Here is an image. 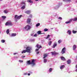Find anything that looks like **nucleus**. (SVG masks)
Listing matches in <instances>:
<instances>
[{
    "label": "nucleus",
    "mask_w": 77,
    "mask_h": 77,
    "mask_svg": "<svg viewBox=\"0 0 77 77\" xmlns=\"http://www.w3.org/2000/svg\"><path fill=\"white\" fill-rule=\"evenodd\" d=\"M67 33H68L70 35L71 34V31L70 30H68Z\"/></svg>",
    "instance_id": "5701e85b"
},
{
    "label": "nucleus",
    "mask_w": 77,
    "mask_h": 77,
    "mask_svg": "<svg viewBox=\"0 0 77 77\" xmlns=\"http://www.w3.org/2000/svg\"><path fill=\"white\" fill-rule=\"evenodd\" d=\"M0 33H1V32H0Z\"/></svg>",
    "instance_id": "6e6d98bb"
},
{
    "label": "nucleus",
    "mask_w": 77,
    "mask_h": 77,
    "mask_svg": "<svg viewBox=\"0 0 77 77\" xmlns=\"http://www.w3.org/2000/svg\"><path fill=\"white\" fill-rule=\"evenodd\" d=\"M66 0H63V1L64 2H65Z\"/></svg>",
    "instance_id": "864d4df0"
},
{
    "label": "nucleus",
    "mask_w": 77,
    "mask_h": 77,
    "mask_svg": "<svg viewBox=\"0 0 77 77\" xmlns=\"http://www.w3.org/2000/svg\"><path fill=\"white\" fill-rule=\"evenodd\" d=\"M51 44H52V42L51 41L49 42L48 43V44L49 45H51Z\"/></svg>",
    "instance_id": "b1692460"
},
{
    "label": "nucleus",
    "mask_w": 77,
    "mask_h": 77,
    "mask_svg": "<svg viewBox=\"0 0 77 77\" xmlns=\"http://www.w3.org/2000/svg\"><path fill=\"white\" fill-rule=\"evenodd\" d=\"M26 8V5H23L21 8L22 9H24Z\"/></svg>",
    "instance_id": "4be33fe9"
},
{
    "label": "nucleus",
    "mask_w": 77,
    "mask_h": 77,
    "mask_svg": "<svg viewBox=\"0 0 77 77\" xmlns=\"http://www.w3.org/2000/svg\"><path fill=\"white\" fill-rule=\"evenodd\" d=\"M73 20L74 21H77V17H75L73 19Z\"/></svg>",
    "instance_id": "393cba45"
},
{
    "label": "nucleus",
    "mask_w": 77,
    "mask_h": 77,
    "mask_svg": "<svg viewBox=\"0 0 77 77\" xmlns=\"http://www.w3.org/2000/svg\"><path fill=\"white\" fill-rule=\"evenodd\" d=\"M38 50H39V49H35V51H38Z\"/></svg>",
    "instance_id": "37998d69"
},
{
    "label": "nucleus",
    "mask_w": 77,
    "mask_h": 77,
    "mask_svg": "<svg viewBox=\"0 0 77 77\" xmlns=\"http://www.w3.org/2000/svg\"><path fill=\"white\" fill-rule=\"evenodd\" d=\"M22 56V58H24V57H25V56Z\"/></svg>",
    "instance_id": "09e8293b"
},
{
    "label": "nucleus",
    "mask_w": 77,
    "mask_h": 77,
    "mask_svg": "<svg viewBox=\"0 0 77 77\" xmlns=\"http://www.w3.org/2000/svg\"><path fill=\"white\" fill-rule=\"evenodd\" d=\"M37 33L38 35H41V34H45V33H41V31H38V32H37Z\"/></svg>",
    "instance_id": "9b49d317"
},
{
    "label": "nucleus",
    "mask_w": 77,
    "mask_h": 77,
    "mask_svg": "<svg viewBox=\"0 0 77 77\" xmlns=\"http://www.w3.org/2000/svg\"><path fill=\"white\" fill-rule=\"evenodd\" d=\"M27 75V73H25L24 74V75Z\"/></svg>",
    "instance_id": "79ce46f5"
},
{
    "label": "nucleus",
    "mask_w": 77,
    "mask_h": 77,
    "mask_svg": "<svg viewBox=\"0 0 77 77\" xmlns=\"http://www.w3.org/2000/svg\"><path fill=\"white\" fill-rule=\"evenodd\" d=\"M4 12L5 14H7L8 12V11H7L6 10H4Z\"/></svg>",
    "instance_id": "f704fd0d"
},
{
    "label": "nucleus",
    "mask_w": 77,
    "mask_h": 77,
    "mask_svg": "<svg viewBox=\"0 0 77 77\" xmlns=\"http://www.w3.org/2000/svg\"><path fill=\"white\" fill-rule=\"evenodd\" d=\"M40 26V23H37L36 25V27H38V26Z\"/></svg>",
    "instance_id": "bb28decb"
},
{
    "label": "nucleus",
    "mask_w": 77,
    "mask_h": 77,
    "mask_svg": "<svg viewBox=\"0 0 77 77\" xmlns=\"http://www.w3.org/2000/svg\"><path fill=\"white\" fill-rule=\"evenodd\" d=\"M65 51H66V48H63L61 51V53L63 54L65 53Z\"/></svg>",
    "instance_id": "39448f33"
},
{
    "label": "nucleus",
    "mask_w": 77,
    "mask_h": 77,
    "mask_svg": "<svg viewBox=\"0 0 77 77\" xmlns=\"http://www.w3.org/2000/svg\"><path fill=\"white\" fill-rule=\"evenodd\" d=\"M58 5H59V6H60V5H62V4H60V3H59Z\"/></svg>",
    "instance_id": "c03bdc74"
},
{
    "label": "nucleus",
    "mask_w": 77,
    "mask_h": 77,
    "mask_svg": "<svg viewBox=\"0 0 77 77\" xmlns=\"http://www.w3.org/2000/svg\"><path fill=\"white\" fill-rule=\"evenodd\" d=\"M73 50H75L76 48H77V46H76V45H74L73 46Z\"/></svg>",
    "instance_id": "f3484780"
},
{
    "label": "nucleus",
    "mask_w": 77,
    "mask_h": 77,
    "mask_svg": "<svg viewBox=\"0 0 77 77\" xmlns=\"http://www.w3.org/2000/svg\"><path fill=\"white\" fill-rule=\"evenodd\" d=\"M49 41H50L51 40V39L49 38Z\"/></svg>",
    "instance_id": "3c124183"
},
{
    "label": "nucleus",
    "mask_w": 77,
    "mask_h": 77,
    "mask_svg": "<svg viewBox=\"0 0 77 77\" xmlns=\"http://www.w3.org/2000/svg\"><path fill=\"white\" fill-rule=\"evenodd\" d=\"M19 62H21V63L23 62V60H19Z\"/></svg>",
    "instance_id": "ea45409f"
},
{
    "label": "nucleus",
    "mask_w": 77,
    "mask_h": 77,
    "mask_svg": "<svg viewBox=\"0 0 77 77\" xmlns=\"http://www.w3.org/2000/svg\"><path fill=\"white\" fill-rule=\"evenodd\" d=\"M50 36V35H48L47 36V37L46 38V39H48V38H49V37Z\"/></svg>",
    "instance_id": "473e14b6"
},
{
    "label": "nucleus",
    "mask_w": 77,
    "mask_h": 77,
    "mask_svg": "<svg viewBox=\"0 0 77 77\" xmlns=\"http://www.w3.org/2000/svg\"><path fill=\"white\" fill-rule=\"evenodd\" d=\"M71 60H68L67 61V64H70V63H71Z\"/></svg>",
    "instance_id": "6ab92c4d"
},
{
    "label": "nucleus",
    "mask_w": 77,
    "mask_h": 77,
    "mask_svg": "<svg viewBox=\"0 0 77 77\" xmlns=\"http://www.w3.org/2000/svg\"><path fill=\"white\" fill-rule=\"evenodd\" d=\"M36 47L38 48V49H39V48H42V46L41 45H39L38 44H37L36 46Z\"/></svg>",
    "instance_id": "9d476101"
},
{
    "label": "nucleus",
    "mask_w": 77,
    "mask_h": 77,
    "mask_svg": "<svg viewBox=\"0 0 77 77\" xmlns=\"http://www.w3.org/2000/svg\"><path fill=\"white\" fill-rule=\"evenodd\" d=\"M44 62L45 63H46V62H47V59H44Z\"/></svg>",
    "instance_id": "7c9ffc66"
},
{
    "label": "nucleus",
    "mask_w": 77,
    "mask_h": 77,
    "mask_svg": "<svg viewBox=\"0 0 77 77\" xmlns=\"http://www.w3.org/2000/svg\"><path fill=\"white\" fill-rule=\"evenodd\" d=\"M24 28L25 29H26L27 31H28L30 29V26L29 25H27Z\"/></svg>",
    "instance_id": "7ed1b4c3"
},
{
    "label": "nucleus",
    "mask_w": 77,
    "mask_h": 77,
    "mask_svg": "<svg viewBox=\"0 0 77 77\" xmlns=\"http://www.w3.org/2000/svg\"><path fill=\"white\" fill-rule=\"evenodd\" d=\"M39 52H37V53H36V54H39Z\"/></svg>",
    "instance_id": "a18cd8bd"
},
{
    "label": "nucleus",
    "mask_w": 77,
    "mask_h": 77,
    "mask_svg": "<svg viewBox=\"0 0 77 77\" xmlns=\"http://www.w3.org/2000/svg\"><path fill=\"white\" fill-rule=\"evenodd\" d=\"M27 63L29 65H30V64H31V61L30 60L27 61Z\"/></svg>",
    "instance_id": "4468645a"
},
{
    "label": "nucleus",
    "mask_w": 77,
    "mask_h": 77,
    "mask_svg": "<svg viewBox=\"0 0 77 77\" xmlns=\"http://www.w3.org/2000/svg\"><path fill=\"white\" fill-rule=\"evenodd\" d=\"M31 22V19L30 18H28L27 19V23L29 24H31L30 23Z\"/></svg>",
    "instance_id": "0eeeda50"
},
{
    "label": "nucleus",
    "mask_w": 77,
    "mask_h": 77,
    "mask_svg": "<svg viewBox=\"0 0 77 77\" xmlns=\"http://www.w3.org/2000/svg\"><path fill=\"white\" fill-rule=\"evenodd\" d=\"M22 15H20V16H18L17 15H15L14 18L16 19V20H19V19H20L21 17H22Z\"/></svg>",
    "instance_id": "f03ea898"
},
{
    "label": "nucleus",
    "mask_w": 77,
    "mask_h": 77,
    "mask_svg": "<svg viewBox=\"0 0 77 77\" xmlns=\"http://www.w3.org/2000/svg\"><path fill=\"white\" fill-rule=\"evenodd\" d=\"M48 56V55L47 54H44L43 59H45L46 57H47Z\"/></svg>",
    "instance_id": "2eb2a0df"
},
{
    "label": "nucleus",
    "mask_w": 77,
    "mask_h": 77,
    "mask_svg": "<svg viewBox=\"0 0 77 77\" xmlns=\"http://www.w3.org/2000/svg\"><path fill=\"white\" fill-rule=\"evenodd\" d=\"M31 35L32 36H33V34H31Z\"/></svg>",
    "instance_id": "8fccbe9b"
},
{
    "label": "nucleus",
    "mask_w": 77,
    "mask_h": 77,
    "mask_svg": "<svg viewBox=\"0 0 77 77\" xmlns=\"http://www.w3.org/2000/svg\"><path fill=\"white\" fill-rule=\"evenodd\" d=\"M35 60L32 59L31 62L32 65V66H33L34 65H35Z\"/></svg>",
    "instance_id": "20e7f679"
},
{
    "label": "nucleus",
    "mask_w": 77,
    "mask_h": 77,
    "mask_svg": "<svg viewBox=\"0 0 77 77\" xmlns=\"http://www.w3.org/2000/svg\"><path fill=\"white\" fill-rule=\"evenodd\" d=\"M57 46V44L56 43H55L52 46V48H55V47H56Z\"/></svg>",
    "instance_id": "f8f14e48"
},
{
    "label": "nucleus",
    "mask_w": 77,
    "mask_h": 77,
    "mask_svg": "<svg viewBox=\"0 0 77 77\" xmlns=\"http://www.w3.org/2000/svg\"><path fill=\"white\" fill-rule=\"evenodd\" d=\"M73 20V19H71L69 20L68 21H66V24H69V23H70L71 21H72Z\"/></svg>",
    "instance_id": "6e6552de"
},
{
    "label": "nucleus",
    "mask_w": 77,
    "mask_h": 77,
    "mask_svg": "<svg viewBox=\"0 0 77 77\" xmlns=\"http://www.w3.org/2000/svg\"><path fill=\"white\" fill-rule=\"evenodd\" d=\"M25 13L27 14H30V11H27L25 12Z\"/></svg>",
    "instance_id": "dca6fc26"
},
{
    "label": "nucleus",
    "mask_w": 77,
    "mask_h": 77,
    "mask_svg": "<svg viewBox=\"0 0 77 77\" xmlns=\"http://www.w3.org/2000/svg\"><path fill=\"white\" fill-rule=\"evenodd\" d=\"M61 59L62 60H65V58L63 57H61Z\"/></svg>",
    "instance_id": "a211bd4d"
},
{
    "label": "nucleus",
    "mask_w": 77,
    "mask_h": 77,
    "mask_svg": "<svg viewBox=\"0 0 77 77\" xmlns=\"http://www.w3.org/2000/svg\"><path fill=\"white\" fill-rule=\"evenodd\" d=\"M65 67V65H63L61 66L60 67V69H63V68H64Z\"/></svg>",
    "instance_id": "ddd939ff"
},
{
    "label": "nucleus",
    "mask_w": 77,
    "mask_h": 77,
    "mask_svg": "<svg viewBox=\"0 0 77 77\" xmlns=\"http://www.w3.org/2000/svg\"><path fill=\"white\" fill-rule=\"evenodd\" d=\"M21 4L22 5H26V3L24 2H22L21 3Z\"/></svg>",
    "instance_id": "72a5a7b5"
},
{
    "label": "nucleus",
    "mask_w": 77,
    "mask_h": 77,
    "mask_svg": "<svg viewBox=\"0 0 77 77\" xmlns=\"http://www.w3.org/2000/svg\"><path fill=\"white\" fill-rule=\"evenodd\" d=\"M48 29H47V28H45L44 29V32H47V31H48Z\"/></svg>",
    "instance_id": "cd10ccee"
},
{
    "label": "nucleus",
    "mask_w": 77,
    "mask_h": 77,
    "mask_svg": "<svg viewBox=\"0 0 77 77\" xmlns=\"http://www.w3.org/2000/svg\"><path fill=\"white\" fill-rule=\"evenodd\" d=\"M10 25V26H12V23L11 22H7L5 23V26H9Z\"/></svg>",
    "instance_id": "423d86ee"
},
{
    "label": "nucleus",
    "mask_w": 77,
    "mask_h": 77,
    "mask_svg": "<svg viewBox=\"0 0 77 77\" xmlns=\"http://www.w3.org/2000/svg\"><path fill=\"white\" fill-rule=\"evenodd\" d=\"M37 36V34H35L34 35V37H35V36Z\"/></svg>",
    "instance_id": "58836bf2"
},
{
    "label": "nucleus",
    "mask_w": 77,
    "mask_h": 77,
    "mask_svg": "<svg viewBox=\"0 0 77 77\" xmlns=\"http://www.w3.org/2000/svg\"><path fill=\"white\" fill-rule=\"evenodd\" d=\"M58 19H59V20H62V18L61 17H59Z\"/></svg>",
    "instance_id": "4c0bfd02"
},
{
    "label": "nucleus",
    "mask_w": 77,
    "mask_h": 77,
    "mask_svg": "<svg viewBox=\"0 0 77 77\" xmlns=\"http://www.w3.org/2000/svg\"><path fill=\"white\" fill-rule=\"evenodd\" d=\"M58 43H60L61 42V40H59L58 41Z\"/></svg>",
    "instance_id": "a19ab883"
},
{
    "label": "nucleus",
    "mask_w": 77,
    "mask_h": 77,
    "mask_svg": "<svg viewBox=\"0 0 77 77\" xmlns=\"http://www.w3.org/2000/svg\"><path fill=\"white\" fill-rule=\"evenodd\" d=\"M35 1L36 2H38V0H35Z\"/></svg>",
    "instance_id": "603ef678"
},
{
    "label": "nucleus",
    "mask_w": 77,
    "mask_h": 77,
    "mask_svg": "<svg viewBox=\"0 0 77 77\" xmlns=\"http://www.w3.org/2000/svg\"><path fill=\"white\" fill-rule=\"evenodd\" d=\"M71 0H66L65 2H70Z\"/></svg>",
    "instance_id": "2f4dec72"
},
{
    "label": "nucleus",
    "mask_w": 77,
    "mask_h": 77,
    "mask_svg": "<svg viewBox=\"0 0 77 77\" xmlns=\"http://www.w3.org/2000/svg\"><path fill=\"white\" fill-rule=\"evenodd\" d=\"M5 41H6L4 40H1V42H2V43H4L5 42Z\"/></svg>",
    "instance_id": "c756f323"
},
{
    "label": "nucleus",
    "mask_w": 77,
    "mask_h": 77,
    "mask_svg": "<svg viewBox=\"0 0 77 77\" xmlns=\"http://www.w3.org/2000/svg\"><path fill=\"white\" fill-rule=\"evenodd\" d=\"M53 70V69H52V68H50L49 69V72H51V71H52Z\"/></svg>",
    "instance_id": "c85d7f7f"
},
{
    "label": "nucleus",
    "mask_w": 77,
    "mask_h": 77,
    "mask_svg": "<svg viewBox=\"0 0 77 77\" xmlns=\"http://www.w3.org/2000/svg\"><path fill=\"white\" fill-rule=\"evenodd\" d=\"M2 17L3 18H4V19H5V18H6V16H2Z\"/></svg>",
    "instance_id": "e433bc0d"
},
{
    "label": "nucleus",
    "mask_w": 77,
    "mask_h": 77,
    "mask_svg": "<svg viewBox=\"0 0 77 77\" xmlns=\"http://www.w3.org/2000/svg\"><path fill=\"white\" fill-rule=\"evenodd\" d=\"M72 32L73 33H77V31L73 30Z\"/></svg>",
    "instance_id": "c9c22d12"
},
{
    "label": "nucleus",
    "mask_w": 77,
    "mask_h": 77,
    "mask_svg": "<svg viewBox=\"0 0 77 77\" xmlns=\"http://www.w3.org/2000/svg\"><path fill=\"white\" fill-rule=\"evenodd\" d=\"M17 35V34L16 33H12L11 34V36H15Z\"/></svg>",
    "instance_id": "aec40b11"
},
{
    "label": "nucleus",
    "mask_w": 77,
    "mask_h": 77,
    "mask_svg": "<svg viewBox=\"0 0 77 77\" xmlns=\"http://www.w3.org/2000/svg\"><path fill=\"white\" fill-rule=\"evenodd\" d=\"M32 50V48L31 47H27L26 48V49L22 51V53H26V52L30 53H31V50Z\"/></svg>",
    "instance_id": "f257e3e1"
},
{
    "label": "nucleus",
    "mask_w": 77,
    "mask_h": 77,
    "mask_svg": "<svg viewBox=\"0 0 77 77\" xmlns=\"http://www.w3.org/2000/svg\"><path fill=\"white\" fill-rule=\"evenodd\" d=\"M27 2H28V3H33V1H32L31 0H28L27 1Z\"/></svg>",
    "instance_id": "412c9836"
},
{
    "label": "nucleus",
    "mask_w": 77,
    "mask_h": 77,
    "mask_svg": "<svg viewBox=\"0 0 77 77\" xmlns=\"http://www.w3.org/2000/svg\"><path fill=\"white\" fill-rule=\"evenodd\" d=\"M77 69H76V70H75V71H77Z\"/></svg>",
    "instance_id": "5fc2aeb1"
},
{
    "label": "nucleus",
    "mask_w": 77,
    "mask_h": 77,
    "mask_svg": "<svg viewBox=\"0 0 77 77\" xmlns=\"http://www.w3.org/2000/svg\"><path fill=\"white\" fill-rule=\"evenodd\" d=\"M6 33L7 34H9V29H8L7 30Z\"/></svg>",
    "instance_id": "a878e982"
},
{
    "label": "nucleus",
    "mask_w": 77,
    "mask_h": 77,
    "mask_svg": "<svg viewBox=\"0 0 77 77\" xmlns=\"http://www.w3.org/2000/svg\"><path fill=\"white\" fill-rule=\"evenodd\" d=\"M17 54V53H14V55H15V54Z\"/></svg>",
    "instance_id": "49530a36"
},
{
    "label": "nucleus",
    "mask_w": 77,
    "mask_h": 77,
    "mask_svg": "<svg viewBox=\"0 0 77 77\" xmlns=\"http://www.w3.org/2000/svg\"><path fill=\"white\" fill-rule=\"evenodd\" d=\"M28 75H30V74L29 73H28Z\"/></svg>",
    "instance_id": "de8ad7c7"
},
{
    "label": "nucleus",
    "mask_w": 77,
    "mask_h": 77,
    "mask_svg": "<svg viewBox=\"0 0 77 77\" xmlns=\"http://www.w3.org/2000/svg\"><path fill=\"white\" fill-rule=\"evenodd\" d=\"M51 53L52 54V56H53L54 55H56V54H58V53H56L55 51H54L53 52H51Z\"/></svg>",
    "instance_id": "1a4fd4ad"
}]
</instances>
